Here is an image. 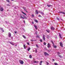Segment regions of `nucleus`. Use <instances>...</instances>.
I'll return each instance as SVG.
<instances>
[{
	"mask_svg": "<svg viewBox=\"0 0 65 65\" xmlns=\"http://www.w3.org/2000/svg\"><path fill=\"white\" fill-rule=\"evenodd\" d=\"M51 41V42H52V43L53 44V46L54 48H57V47L56 45H54V42H53L52 40Z\"/></svg>",
	"mask_w": 65,
	"mask_h": 65,
	"instance_id": "f257e3e1",
	"label": "nucleus"
},
{
	"mask_svg": "<svg viewBox=\"0 0 65 65\" xmlns=\"http://www.w3.org/2000/svg\"><path fill=\"white\" fill-rule=\"evenodd\" d=\"M19 62L21 64H22V65H23V64H24V62L23 60H19Z\"/></svg>",
	"mask_w": 65,
	"mask_h": 65,
	"instance_id": "f03ea898",
	"label": "nucleus"
},
{
	"mask_svg": "<svg viewBox=\"0 0 65 65\" xmlns=\"http://www.w3.org/2000/svg\"><path fill=\"white\" fill-rule=\"evenodd\" d=\"M0 10L1 11H3L4 10V8L3 7H1L0 8Z\"/></svg>",
	"mask_w": 65,
	"mask_h": 65,
	"instance_id": "7ed1b4c3",
	"label": "nucleus"
},
{
	"mask_svg": "<svg viewBox=\"0 0 65 65\" xmlns=\"http://www.w3.org/2000/svg\"><path fill=\"white\" fill-rule=\"evenodd\" d=\"M8 37H10L11 36V33L10 32H9L8 34Z\"/></svg>",
	"mask_w": 65,
	"mask_h": 65,
	"instance_id": "20e7f679",
	"label": "nucleus"
},
{
	"mask_svg": "<svg viewBox=\"0 0 65 65\" xmlns=\"http://www.w3.org/2000/svg\"><path fill=\"white\" fill-rule=\"evenodd\" d=\"M47 45V47H48V48H49V47H51V45H50V44L49 43H48Z\"/></svg>",
	"mask_w": 65,
	"mask_h": 65,
	"instance_id": "39448f33",
	"label": "nucleus"
},
{
	"mask_svg": "<svg viewBox=\"0 0 65 65\" xmlns=\"http://www.w3.org/2000/svg\"><path fill=\"white\" fill-rule=\"evenodd\" d=\"M44 54L45 56H46L47 55L48 56V55H49V54H48L47 53H46V52H44Z\"/></svg>",
	"mask_w": 65,
	"mask_h": 65,
	"instance_id": "423d86ee",
	"label": "nucleus"
},
{
	"mask_svg": "<svg viewBox=\"0 0 65 65\" xmlns=\"http://www.w3.org/2000/svg\"><path fill=\"white\" fill-rule=\"evenodd\" d=\"M43 40L45 41V36L44 35H43Z\"/></svg>",
	"mask_w": 65,
	"mask_h": 65,
	"instance_id": "0eeeda50",
	"label": "nucleus"
},
{
	"mask_svg": "<svg viewBox=\"0 0 65 65\" xmlns=\"http://www.w3.org/2000/svg\"><path fill=\"white\" fill-rule=\"evenodd\" d=\"M60 44L61 47H63V44L62 43L60 42Z\"/></svg>",
	"mask_w": 65,
	"mask_h": 65,
	"instance_id": "6e6552de",
	"label": "nucleus"
},
{
	"mask_svg": "<svg viewBox=\"0 0 65 65\" xmlns=\"http://www.w3.org/2000/svg\"><path fill=\"white\" fill-rule=\"evenodd\" d=\"M39 62V61H34V63H38Z\"/></svg>",
	"mask_w": 65,
	"mask_h": 65,
	"instance_id": "1a4fd4ad",
	"label": "nucleus"
},
{
	"mask_svg": "<svg viewBox=\"0 0 65 65\" xmlns=\"http://www.w3.org/2000/svg\"><path fill=\"white\" fill-rule=\"evenodd\" d=\"M35 13H36V14H38V11H37V10H36Z\"/></svg>",
	"mask_w": 65,
	"mask_h": 65,
	"instance_id": "9d476101",
	"label": "nucleus"
},
{
	"mask_svg": "<svg viewBox=\"0 0 65 65\" xmlns=\"http://www.w3.org/2000/svg\"><path fill=\"white\" fill-rule=\"evenodd\" d=\"M51 30H55V28L53 27H51Z\"/></svg>",
	"mask_w": 65,
	"mask_h": 65,
	"instance_id": "9b49d317",
	"label": "nucleus"
},
{
	"mask_svg": "<svg viewBox=\"0 0 65 65\" xmlns=\"http://www.w3.org/2000/svg\"><path fill=\"white\" fill-rule=\"evenodd\" d=\"M23 46L24 48L25 49L26 47V46L25 45H24Z\"/></svg>",
	"mask_w": 65,
	"mask_h": 65,
	"instance_id": "f8f14e48",
	"label": "nucleus"
},
{
	"mask_svg": "<svg viewBox=\"0 0 65 65\" xmlns=\"http://www.w3.org/2000/svg\"><path fill=\"white\" fill-rule=\"evenodd\" d=\"M60 13H62V14H65V12H60Z\"/></svg>",
	"mask_w": 65,
	"mask_h": 65,
	"instance_id": "ddd939ff",
	"label": "nucleus"
},
{
	"mask_svg": "<svg viewBox=\"0 0 65 65\" xmlns=\"http://www.w3.org/2000/svg\"><path fill=\"white\" fill-rule=\"evenodd\" d=\"M42 61H41L40 62V65H42Z\"/></svg>",
	"mask_w": 65,
	"mask_h": 65,
	"instance_id": "4468645a",
	"label": "nucleus"
},
{
	"mask_svg": "<svg viewBox=\"0 0 65 65\" xmlns=\"http://www.w3.org/2000/svg\"><path fill=\"white\" fill-rule=\"evenodd\" d=\"M34 26L36 29H37V26H36L34 25Z\"/></svg>",
	"mask_w": 65,
	"mask_h": 65,
	"instance_id": "2eb2a0df",
	"label": "nucleus"
},
{
	"mask_svg": "<svg viewBox=\"0 0 65 65\" xmlns=\"http://www.w3.org/2000/svg\"><path fill=\"white\" fill-rule=\"evenodd\" d=\"M59 36L60 38H62V37H61V34H60L59 33Z\"/></svg>",
	"mask_w": 65,
	"mask_h": 65,
	"instance_id": "dca6fc26",
	"label": "nucleus"
},
{
	"mask_svg": "<svg viewBox=\"0 0 65 65\" xmlns=\"http://www.w3.org/2000/svg\"><path fill=\"white\" fill-rule=\"evenodd\" d=\"M22 36L25 39H26V37L24 35H23Z\"/></svg>",
	"mask_w": 65,
	"mask_h": 65,
	"instance_id": "f3484780",
	"label": "nucleus"
},
{
	"mask_svg": "<svg viewBox=\"0 0 65 65\" xmlns=\"http://www.w3.org/2000/svg\"><path fill=\"white\" fill-rule=\"evenodd\" d=\"M46 37L47 38H48V39H49V38H50V36L48 35H47Z\"/></svg>",
	"mask_w": 65,
	"mask_h": 65,
	"instance_id": "a211bd4d",
	"label": "nucleus"
},
{
	"mask_svg": "<svg viewBox=\"0 0 65 65\" xmlns=\"http://www.w3.org/2000/svg\"><path fill=\"white\" fill-rule=\"evenodd\" d=\"M22 13H23V14H24V15H27V14H26L25 13H24V12H22Z\"/></svg>",
	"mask_w": 65,
	"mask_h": 65,
	"instance_id": "6ab92c4d",
	"label": "nucleus"
},
{
	"mask_svg": "<svg viewBox=\"0 0 65 65\" xmlns=\"http://www.w3.org/2000/svg\"><path fill=\"white\" fill-rule=\"evenodd\" d=\"M34 21L35 22H36V23H38V21H37V20L35 19L34 20Z\"/></svg>",
	"mask_w": 65,
	"mask_h": 65,
	"instance_id": "aec40b11",
	"label": "nucleus"
},
{
	"mask_svg": "<svg viewBox=\"0 0 65 65\" xmlns=\"http://www.w3.org/2000/svg\"><path fill=\"white\" fill-rule=\"evenodd\" d=\"M47 6H48L49 7H50V6H52V5H47Z\"/></svg>",
	"mask_w": 65,
	"mask_h": 65,
	"instance_id": "412c9836",
	"label": "nucleus"
},
{
	"mask_svg": "<svg viewBox=\"0 0 65 65\" xmlns=\"http://www.w3.org/2000/svg\"><path fill=\"white\" fill-rule=\"evenodd\" d=\"M46 31L48 32V33H50V31L49 30H46Z\"/></svg>",
	"mask_w": 65,
	"mask_h": 65,
	"instance_id": "4be33fe9",
	"label": "nucleus"
},
{
	"mask_svg": "<svg viewBox=\"0 0 65 65\" xmlns=\"http://www.w3.org/2000/svg\"><path fill=\"white\" fill-rule=\"evenodd\" d=\"M23 8L24 9V10H25V11H26V8H25V7H23Z\"/></svg>",
	"mask_w": 65,
	"mask_h": 65,
	"instance_id": "5701e85b",
	"label": "nucleus"
},
{
	"mask_svg": "<svg viewBox=\"0 0 65 65\" xmlns=\"http://www.w3.org/2000/svg\"><path fill=\"white\" fill-rule=\"evenodd\" d=\"M6 1L7 2H8V3H9V2H10L9 0H6Z\"/></svg>",
	"mask_w": 65,
	"mask_h": 65,
	"instance_id": "b1692460",
	"label": "nucleus"
},
{
	"mask_svg": "<svg viewBox=\"0 0 65 65\" xmlns=\"http://www.w3.org/2000/svg\"><path fill=\"white\" fill-rule=\"evenodd\" d=\"M31 41H36V40H30Z\"/></svg>",
	"mask_w": 65,
	"mask_h": 65,
	"instance_id": "393cba45",
	"label": "nucleus"
},
{
	"mask_svg": "<svg viewBox=\"0 0 65 65\" xmlns=\"http://www.w3.org/2000/svg\"><path fill=\"white\" fill-rule=\"evenodd\" d=\"M40 38V37H39V36L37 35V38Z\"/></svg>",
	"mask_w": 65,
	"mask_h": 65,
	"instance_id": "a878e982",
	"label": "nucleus"
},
{
	"mask_svg": "<svg viewBox=\"0 0 65 65\" xmlns=\"http://www.w3.org/2000/svg\"><path fill=\"white\" fill-rule=\"evenodd\" d=\"M27 50H28V51H30V48H28L27 49Z\"/></svg>",
	"mask_w": 65,
	"mask_h": 65,
	"instance_id": "bb28decb",
	"label": "nucleus"
},
{
	"mask_svg": "<svg viewBox=\"0 0 65 65\" xmlns=\"http://www.w3.org/2000/svg\"><path fill=\"white\" fill-rule=\"evenodd\" d=\"M36 46L38 48H39V46L37 44H36Z\"/></svg>",
	"mask_w": 65,
	"mask_h": 65,
	"instance_id": "cd10ccee",
	"label": "nucleus"
},
{
	"mask_svg": "<svg viewBox=\"0 0 65 65\" xmlns=\"http://www.w3.org/2000/svg\"><path fill=\"white\" fill-rule=\"evenodd\" d=\"M54 64L55 65H58V63H55Z\"/></svg>",
	"mask_w": 65,
	"mask_h": 65,
	"instance_id": "c85d7f7f",
	"label": "nucleus"
},
{
	"mask_svg": "<svg viewBox=\"0 0 65 65\" xmlns=\"http://www.w3.org/2000/svg\"><path fill=\"white\" fill-rule=\"evenodd\" d=\"M46 63L47 64V65H49V63L47 62H46Z\"/></svg>",
	"mask_w": 65,
	"mask_h": 65,
	"instance_id": "c756f323",
	"label": "nucleus"
},
{
	"mask_svg": "<svg viewBox=\"0 0 65 65\" xmlns=\"http://www.w3.org/2000/svg\"><path fill=\"white\" fill-rule=\"evenodd\" d=\"M46 43H45V42H44V45H46Z\"/></svg>",
	"mask_w": 65,
	"mask_h": 65,
	"instance_id": "7c9ffc66",
	"label": "nucleus"
},
{
	"mask_svg": "<svg viewBox=\"0 0 65 65\" xmlns=\"http://www.w3.org/2000/svg\"><path fill=\"white\" fill-rule=\"evenodd\" d=\"M41 14H44V13H43V12H41Z\"/></svg>",
	"mask_w": 65,
	"mask_h": 65,
	"instance_id": "2f4dec72",
	"label": "nucleus"
},
{
	"mask_svg": "<svg viewBox=\"0 0 65 65\" xmlns=\"http://www.w3.org/2000/svg\"><path fill=\"white\" fill-rule=\"evenodd\" d=\"M57 20H58V21H59L60 20L59 18H57Z\"/></svg>",
	"mask_w": 65,
	"mask_h": 65,
	"instance_id": "473e14b6",
	"label": "nucleus"
},
{
	"mask_svg": "<svg viewBox=\"0 0 65 65\" xmlns=\"http://www.w3.org/2000/svg\"><path fill=\"white\" fill-rule=\"evenodd\" d=\"M20 17V18H22V19H24V18L23 17H22V16H21Z\"/></svg>",
	"mask_w": 65,
	"mask_h": 65,
	"instance_id": "72a5a7b5",
	"label": "nucleus"
},
{
	"mask_svg": "<svg viewBox=\"0 0 65 65\" xmlns=\"http://www.w3.org/2000/svg\"><path fill=\"white\" fill-rule=\"evenodd\" d=\"M57 54L58 55H60V52H57Z\"/></svg>",
	"mask_w": 65,
	"mask_h": 65,
	"instance_id": "f704fd0d",
	"label": "nucleus"
},
{
	"mask_svg": "<svg viewBox=\"0 0 65 65\" xmlns=\"http://www.w3.org/2000/svg\"><path fill=\"white\" fill-rule=\"evenodd\" d=\"M27 43L28 45H30V44L29 43V42H27Z\"/></svg>",
	"mask_w": 65,
	"mask_h": 65,
	"instance_id": "c9c22d12",
	"label": "nucleus"
},
{
	"mask_svg": "<svg viewBox=\"0 0 65 65\" xmlns=\"http://www.w3.org/2000/svg\"><path fill=\"white\" fill-rule=\"evenodd\" d=\"M14 33L15 34H17V32L16 31H15Z\"/></svg>",
	"mask_w": 65,
	"mask_h": 65,
	"instance_id": "e433bc0d",
	"label": "nucleus"
},
{
	"mask_svg": "<svg viewBox=\"0 0 65 65\" xmlns=\"http://www.w3.org/2000/svg\"><path fill=\"white\" fill-rule=\"evenodd\" d=\"M35 52H36V53H37V49L35 50Z\"/></svg>",
	"mask_w": 65,
	"mask_h": 65,
	"instance_id": "4c0bfd02",
	"label": "nucleus"
},
{
	"mask_svg": "<svg viewBox=\"0 0 65 65\" xmlns=\"http://www.w3.org/2000/svg\"><path fill=\"white\" fill-rule=\"evenodd\" d=\"M0 29L2 31L3 30V28H0Z\"/></svg>",
	"mask_w": 65,
	"mask_h": 65,
	"instance_id": "58836bf2",
	"label": "nucleus"
},
{
	"mask_svg": "<svg viewBox=\"0 0 65 65\" xmlns=\"http://www.w3.org/2000/svg\"><path fill=\"white\" fill-rule=\"evenodd\" d=\"M40 42H42V40L41 39L40 40Z\"/></svg>",
	"mask_w": 65,
	"mask_h": 65,
	"instance_id": "ea45409f",
	"label": "nucleus"
},
{
	"mask_svg": "<svg viewBox=\"0 0 65 65\" xmlns=\"http://www.w3.org/2000/svg\"><path fill=\"white\" fill-rule=\"evenodd\" d=\"M38 17H41V16L40 15H39Z\"/></svg>",
	"mask_w": 65,
	"mask_h": 65,
	"instance_id": "a19ab883",
	"label": "nucleus"
},
{
	"mask_svg": "<svg viewBox=\"0 0 65 65\" xmlns=\"http://www.w3.org/2000/svg\"><path fill=\"white\" fill-rule=\"evenodd\" d=\"M29 57H32V56H31V55H30L29 56Z\"/></svg>",
	"mask_w": 65,
	"mask_h": 65,
	"instance_id": "79ce46f5",
	"label": "nucleus"
},
{
	"mask_svg": "<svg viewBox=\"0 0 65 65\" xmlns=\"http://www.w3.org/2000/svg\"><path fill=\"white\" fill-rule=\"evenodd\" d=\"M7 6H10V5H9V4H7Z\"/></svg>",
	"mask_w": 65,
	"mask_h": 65,
	"instance_id": "37998d69",
	"label": "nucleus"
},
{
	"mask_svg": "<svg viewBox=\"0 0 65 65\" xmlns=\"http://www.w3.org/2000/svg\"><path fill=\"white\" fill-rule=\"evenodd\" d=\"M23 23H25V20H24V21L23 22Z\"/></svg>",
	"mask_w": 65,
	"mask_h": 65,
	"instance_id": "c03bdc74",
	"label": "nucleus"
},
{
	"mask_svg": "<svg viewBox=\"0 0 65 65\" xmlns=\"http://www.w3.org/2000/svg\"><path fill=\"white\" fill-rule=\"evenodd\" d=\"M2 32H4V30H2Z\"/></svg>",
	"mask_w": 65,
	"mask_h": 65,
	"instance_id": "a18cd8bd",
	"label": "nucleus"
},
{
	"mask_svg": "<svg viewBox=\"0 0 65 65\" xmlns=\"http://www.w3.org/2000/svg\"><path fill=\"white\" fill-rule=\"evenodd\" d=\"M53 61H55V59H53Z\"/></svg>",
	"mask_w": 65,
	"mask_h": 65,
	"instance_id": "49530a36",
	"label": "nucleus"
},
{
	"mask_svg": "<svg viewBox=\"0 0 65 65\" xmlns=\"http://www.w3.org/2000/svg\"><path fill=\"white\" fill-rule=\"evenodd\" d=\"M32 17H34V15H32Z\"/></svg>",
	"mask_w": 65,
	"mask_h": 65,
	"instance_id": "de8ad7c7",
	"label": "nucleus"
},
{
	"mask_svg": "<svg viewBox=\"0 0 65 65\" xmlns=\"http://www.w3.org/2000/svg\"><path fill=\"white\" fill-rule=\"evenodd\" d=\"M59 57H61V55H60L59 56Z\"/></svg>",
	"mask_w": 65,
	"mask_h": 65,
	"instance_id": "09e8293b",
	"label": "nucleus"
},
{
	"mask_svg": "<svg viewBox=\"0 0 65 65\" xmlns=\"http://www.w3.org/2000/svg\"><path fill=\"white\" fill-rule=\"evenodd\" d=\"M11 44H12V45H14V44H13L12 43Z\"/></svg>",
	"mask_w": 65,
	"mask_h": 65,
	"instance_id": "8fccbe9b",
	"label": "nucleus"
},
{
	"mask_svg": "<svg viewBox=\"0 0 65 65\" xmlns=\"http://www.w3.org/2000/svg\"><path fill=\"white\" fill-rule=\"evenodd\" d=\"M25 11H26V12H28V11H27L26 10Z\"/></svg>",
	"mask_w": 65,
	"mask_h": 65,
	"instance_id": "3c124183",
	"label": "nucleus"
},
{
	"mask_svg": "<svg viewBox=\"0 0 65 65\" xmlns=\"http://www.w3.org/2000/svg\"><path fill=\"white\" fill-rule=\"evenodd\" d=\"M61 21H62V20H63V19H61Z\"/></svg>",
	"mask_w": 65,
	"mask_h": 65,
	"instance_id": "603ef678",
	"label": "nucleus"
},
{
	"mask_svg": "<svg viewBox=\"0 0 65 65\" xmlns=\"http://www.w3.org/2000/svg\"><path fill=\"white\" fill-rule=\"evenodd\" d=\"M32 24H34V22H32Z\"/></svg>",
	"mask_w": 65,
	"mask_h": 65,
	"instance_id": "864d4df0",
	"label": "nucleus"
},
{
	"mask_svg": "<svg viewBox=\"0 0 65 65\" xmlns=\"http://www.w3.org/2000/svg\"><path fill=\"white\" fill-rule=\"evenodd\" d=\"M10 43L11 44H12V43H11V42H10Z\"/></svg>",
	"mask_w": 65,
	"mask_h": 65,
	"instance_id": "5fc2aeb1",
	"label": "nucleus"
},
{
	"mask_svg": "<svg viewBox=\"0 0 65 65\" xmlns=\"http://www.w3.org/2000/svg\"><path fill=\"white\" fill-rule=\"evenodd\" d=\"M30 59H31V58H32V57H30Z\"/></svg>",
	"mask_w": 65,
	"mask_h": 65,
	"instance_id": "6e6d98bb",
	"label": "nucleus"
},
{
	"mask_svg": "<svg viewBox=\"0 0 65 65\" xmlns=\"http://www.w3.org/2000/svg\"><path fill=\"white\" fill-rule=\"evenodd\" d=\"M17 45H15V46H17Z\"/></svg>",
	"mask_w": 65,
	"mask_h": 65,
	"instance_id": "4d7b16f0",
	"label": "nucleus"
},
{
	"mask_svg": "<svg viewBox=\"0 0 65 65\" xmlns=\"http://www.w3.org/2000/svg\"><path fill=\"white\" fill-rule=\"evenodd\" d=\"M50 50H48V52H50Z\"/></svg>",
	"mask_w": 65,
	"mask_h": 65,
	"instance_id": "13d9d810",
	"label": "nucleus"
},
{
	"mask_svg": "<svg viewBox=\"0 0 65 65\" xmlns=\"http://www.w3.org/2000/svg\"><path fill=\"white\" fill-rule=\"evenodd\" d=\"M55 38H57V37H55Z\"/></svg>",
	"mask_w": 65,
	"mask_h": 65,
	"instance_id": "bf43d9fd",
	"label": "nucleus"
},
{
	"mask_svg": "<svg viewBox=\"0 0 65 65\" xmlns=\"http://www.w3.org/2000/svg\"><path fill=\"white\" fill-rule=\"evenodd\" d=\"M12 1H13V0H11Z\"/></svg>",
	"mask_w": 65,
	"mask_h": 65,
	"instance_id": "052dcab7",
	"label": "nucleus"
},
{
	"mask_svg": "<svg viewBox=\"0 0 65 65\" xmlns=\"http://www.w3.org/2000/svg\"><path fill=\"white\" fill-rule=\"evenodd\" d=\"M1 7V6H0V8Z\"/></svg>",
	"mask_w": 65,
	"mask_h": 65,
	"instance_id": "680f3d73",
	"label": "nucleus"
}]
</instances>
